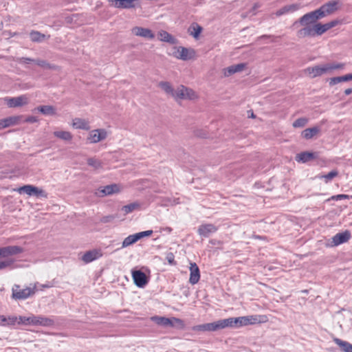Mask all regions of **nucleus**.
<instances>
[{"mask_svg":"<svg viewBox=\"0 0 352 352\" xmlns=\"http://www.w3.org/2000/svg\"><path fill=\"white\" fill-rule=\"evenodd\" d=\"M221 320L222 329L226 327L239 328L250 324L265 323L268 317L265 315H252L237 318H229Z\"/></svg>","mask_w":352,"mask_h":352,"instance_id":"nucleus-1","label":"nucleus"},{"mask_svg":"<svg viewBox=\"0 0 352 352\" xmlns=\"http://www.w3.org/2000/svg\"><path fill=\"white\" fill-rule=\"evenodd\" d=\"M168 55L184 61L194 60L197 58V53L194 49L183 46H173Z\"/></svg>","mask_w":352,"mask_h":352,"instance_id":"nucleus-2","label":"nucleus"},{"mask_svg":"<svg viewBox=\"0 0 352 352\" xmlns=\"http://www.w3.org/2000/svg\"><path fill=\"white\" fill-rule=\"evenodd\" d=\"M38 283L33 284L32 287L21 288L19 285H14L12 289V298L14 300H24L33 296L37 291Z\"/></svg>","mask_w":352,"mask_h":352,"instance_id":"nucleus-3","label":"nucleus"},{"mask_svg":"<svg viewBox=\"0 0 352 352\" xmlns=\"http://www.w3.org/2000/svg\"><path fill=\"white\" fill-rule=\"evenodd\" d=\"M198 98L197 94L190 88L179 85L175 89L173 98L178 100H195Z\"/></svg>","mask_w":352,"mask_h":352,"instance_id":"nucleus-4","label":"nucleus"},{"mask_svg":"<svg viewBox=\"0 0 352 352\" xmlns=\"http://www.w3.org/2000/svg\"><path fill=\"white\" fill-rule=\"evenodd\" d=\"M324 33L322 24L316 23L312 27L302 28L297 32V36L299 38H305L307 36H314L315 35L320 36Z\"/></svg>","mask_w":352,"mask_h":352,"instance_id":"nucleus-5","label":"nucleus"},{"mask_svg":"<svg viewBox=\"0 0 352 352\" xmlns=\"http://www.w3.org/2000/svg\"><path fill=\"white\" fill-rule=\"evenodd\" d=\"M317 10L308 12L301 16L298 21H296L294 25L299 23L303 28L312 27L313 25L316 23L317 21L321 19Z\"/></svg>","mask_w":352,"mask_h":352,"instance_id":"nucleus-6","label":"nucleus"},{"mask_svg":"<svg viewBox=\"0 0 352 352\" xmlns=\"http://www.w3.org/2000/svg\"><path fill=\"white\" fill-rule=\"evenodd\" d=\"M122 190V187L120 184H112L98 188L95 192V195L98 197L110 196L114 194L120 193Z\"/></svg>","mask_w":352,"mask_h":352,"instance_id":"nucleus-7","label":"nucleus"},{"mask_svg":"<svg viewBox=\"0 0 352 352\" xmlns=\"http://www.w3.org/2000/svg\"><path fill=\"white\" fill-rule=\"evenodd\" d=\"M304 72L311 78L330 74L328 63L309 67L304 70Z\"/></svg>","mask_w":352,"mask_h":352,"instance_id":"nucleus-8","label":"nucleus"},{"mask_svg":"<svg viewBox=\"0 0 352 352\" xmlns=\"http://www.w3.org/2000/svg\"><path fill=\"white\" fill-rule=\"evenodd\" d=\"M108 132L104 129H96L90 131L87 136V141L90 144H96L107 139Z\"/></svg>","mask_w":352,"mask_h":352,"instance_id":"nucleus-9","label":"nucleus"},{"mask_svg":"<svg viewBox=\"0 0 352 352\" xmlns=\"http://www.w3.org/2000/svg\"><path fill=\"white\" fill-rule=\"evenodd\" d=\"M338 10V1H332L327 2L317 9L319 14L321 18H324L328 15H330L334 13L336 10Z\"/></svg>","mask_w":352,"mask_h":352,"instance_id":"nucleus-10","label":"nucleus"},{"mask_svg":"<svg viewBox=\"0 0 352 352\" xmlns=\"http://www.w3.org/2000/svg\"><path fill=\"white\" fill-rule=\"evenodd\" d=\"M4 100L10 108L21 107L29 103V98L26 95H21L14 98H6Z\"/></svg>","mask_w":352,"mask_h":352,"instance_id":"nucleus-11","label":"nucleus"},{"mask_svg":"<svg viewBox=\"0 0 352 352\" xmlns=\"http://www.w3.org/2000/svg\"><path fill=\"white\" fill-rule=\"evenodd\" d=\"M220 329H222L221 320L214 322L195 325L192 327V330L194 331H215Z\"/></svg>","mask_w":352,"mask_h":352,"instance_id":"nucleus-12","label":"nucleus"},{"mask_svg":"<svg viewBox=\"0 0 352 352\" xmlns=\"http://www.w3.org/2000/svg\"><path fill=\"white\" fill-rule=\"evenodd\" d=\"M17 191L19 193L24 192L30 196L34 195L37 197H43L46 198L47 196V193L43 190L32 185H25L19 188Z\"/></svg>","mask_w":352,"mask_h":352,"instance_id":"nucleus-13","label":"nucleus"},{"mask_svg":"<svg viewBox=\"0 0 352 352\" xmlns=\"http://www.w3.org/2000/svg\"><path fill=\"white\" fill-rule=\"evenodd\" d=\"M152 230H146L141 232L136 233L135 234L129 235L126 237L122 244V248H126L133 243H136L139 239L144 236H149L152 234Z\"/></svg>","mask_w":352,"mask_h":352,"instance_id":"nucleus-14","label":"nucleus"},{"mask_svg":"<svg viewBox=\"0 0 352 352\" xmlns=\"http://www.w3.org/2000/svg\"><path fill=\"white\" fill-rule=\"evenodd\" d=\"M350 238L351 232L349 230L338 233L331 238V241L328 245L330 247L338 246L340 244L347 242Z\"/></svg>","mask_w":352,"mask_h":352,"instance_id":"nucleus-15","label":"nucleus"},{"mask_svg":"<svg viewBox=\"0 0 352 352\" xmlns=\"http://www.w3.org/2000/svg\"><path fill=\"white\" fill-rule=\"evenodd\" d=\"M131 33L135 36H140L144 38L152 40L155 38V34L153 31L148 28H142L140 26H135L131 30Z\"/></svg>","mask_w":352,"mask_h":352,"instance_id":"nucleus-16","label":"nucleus"},{"mask_svg":"<svg viewBox=\"0 0 352 352\" xmlns=\"http://www.w3.org/2000/svg\"><path fill=\"white\" fill-rule=\"evenodd\" d=\"M218 228L212 223H204L199 226L197 233L199 236L205 238L209 237L212 234L215 233Z\"/></svg>","mask_w":352,"mask_h":352,"instance_id":"nucleus-17","label":"nucleus"},{"mask_svg":"<svg viewBox=\"0 0 352 352\" xmlns=\"http://www.w3.org/2000/svg\"><path fill=\"white\" fill-rule=\"evenodd\" d=\"M24 252V249L17 245H10L0 248V256L6 258L10 256L16 255Z\"/></svg>","mask_w":352,"mask_h":352,"instance_id":"nucleus-18","label":"nucleus"},{"mask_svg":"<svg viewBox=\"0 0 352 352\" xmlns=\"http://www.w3.org/2000/svg\"><path fill=\"white\" fill-rule=\"evenodd\" d=\"M116 8L129 9L136 6L139 0H108Z\"/></svg>","mask_w":352,"mask_h":352,"instance_id":"nucleus-19","label":"nucleus"},{"mask_svg":"<svg viewBox=\"0 0 352 352\" xmlns=\"http://www.w3.org/2000/svg\"><path fill=\"white\" fill-rule=\"evenodd\" d=\"M247 67L246 63L233 65L222 69L224 77H229L234 74L243 72Z\"/></svg>","mask_w":352,"mask_h":352,"instance_id":"nucleus-20","label":"nucleus"},{"mask_svg":"<svg viewBox=\"0 0 352 352\" xmlns=\"http://www.w3.org/2000/svg\"><path fill=\"white\" fill-rule=\"evenodd\" d=\"M132 277L134 283L139 287H144L148 283V278L146 274L140 270H133Z\"/></svg>","mask_w":352,"mask_h":352,"instance_id":"nucleus-21","label":"nucleus"},{"mask_svg":"<svg viewBox=\"0 0 352 352\" xmlns=\"http://www.w3.org/2000/svg\"><path fill=\"white\" fill-rule=\"evenodd\" d=\"M22 118V116H15L0 120V130L20 124Z\"/></svg>","mask_w":352,"mask_h":352,"instance_id":"nucleus-22","label":"nucleus"},{"mask_svg":"<svg viewBox=\"0 0 352 352\" xmlns=\"http://www.w3.org/2000/svg\"><path fill=\"white\" fill-rule=\"evenodd\" d=\"M102 256L100 250L94 249L86 252L82 256V261L85 263H89Z\"/></svg>","mask_w":352,"mask_h":352,"instance_id":"nucleus-23","label":"nucleus"},{"mask_svg":"<svg viewBox=\"0 0 352 352\" xmlns=\"http://www.w3.org/2000/svg\"><path fill=\"white\" fill-rule=\"evenodd\" d=\"M71 125L75 129L89 131L91 128L89 122L87 120L80 118L73 119Z\"/></svg>","mask_w":352,"mask_h":352,"instance_id":"nucleus-24","label":"nucleus"},{"mask_svg":"<svg viewBox=\"0 0 352 352\" xmlns=\"http://www.w3.org/2000/svg\"><path fill=\"white\" fill-rule=\"evenodd\" d=\"M190 274L189 282L191 284L195 285L198 283L200 278L199 270L195 263H190Z\"/></svg>","mask_w":352,"mask_h":352,"instance_id":"nucleus-25","label":"nucleus"},{"mask_svg":"<svg viewBox=\"0 0 352 352\" xmlns=\"http://www.w3.org/2000/svg\"><path fill=\"white\" fill-rule=\"evenodd\" d=\"M300 8V5L298 4V3L287 5V6H283V8H281L280 9L277 10L274 14L276 16H280L281 15H283V14H285L287 13L294 12Z\"/></svg>","mask_w":352,"mask_h":352,"instance_id":"nucleus-26","label":"nucleus"},{"mask_svg":"<svg viewBox=\"0 0 352 352\" xmlns=\"http://www.w3.org/2000/svg\"><path fill=\"white\" fill-rule=\"evenodd\" d=\"M203 31V28L197 23H192L188 29V33L192 36L195 40H198L200 34Z\"/></svg>","mask_w":352,"mask_h":352,"instance_id":"nucleus-27","label":"nucleus"},{"mask_svg":"<svg viewBox=\"0 0 352 352\" xmlns=\"http://www.w3.org/2000/svg\"><path fill=\"white\" fill-rule=\"evenodd\" d=\"M53 135L56 138L63 140L66 142H70L73 140V135L68 131L56 130L53 132Z\"/></svg>","mask_w":352,"mask_h":352,"instance_id":"nucleus-28","label":"nucleus"},{"mask_svg":"<svg viewBox=\"0 0 352 352\" xmlns=\"http://www.w3.org/2000/svg\"><path fill=\"white\" fill-rule=\"evenodd\" d=\"M157 35L158 39L161 41L170 44H177L178 43L177 39L166 31L161 30L158 32Z\"/></svg>","mask_w":352,"mask_h":352,"instance_id":"nucleus-29","label":"nucleus"},{"mask_svg":"<svg viewBox=\"0 0 352 352\" xmlns=\"http://www.w3.org/2000/svg\"><path fill=\"white\" fill-rule=\"evenodd\" d=\"M35 63L38 66L45 69H50V70L58 71V72L60 70V66L54 65V64H51L45 60L36 59V60H35Z\"/></svg>","mask_w":352,"mask_h":352,"instance_id":"nucleus-30","label":"nucleus"},{"mask_svg":"<svg viewBox=\"0 0 352 352\" xmlns=\"http://www.w3.org/2000/svg\"><path fill=\"white\" fill-rule=\"evenodd\" d=\"M314 158H316L315 153L311 152H302L296 156V160L302 163L307 162Z\"/></svg>","mask_w":352,"mask_h":352,"instance_id":"nucleus-31","label":"nucleus"},{"mask_svg":"<svg viewBox=\"0 0 352 352\" xmlns=\"http://www.w3.org/2000/svg\"><path fill=\"white\" fill-rule=\"evenodd\" d=\"M328 80H329V85L333 86V85H335L338 83L342 82L352 80V74H346L342 76L331 78Z\"/></svg>","mask_w":352,"mask_h":352,"instance_id":"nucleus-32","label":"nucleus"},{"mask_svg":"<svg viewBox=\"0 0 352 352\" xmlns=\"http://www.w3.org/2000/svg\"><path fill=\"white\" fill-rule=\"evenodd\" d=\"M18 317L15 316H10L8 317L0 316V325L2 326L14 325L16 323L18 324Z\"/></svg>","mask_w":352,"mask_h":352,"instance_id":"nucleus-33","label":"nucleus"},{"mask_svg":"<svg viewBox=\"0 0 352 352\" xmlns=\"http://www.w3.org/2000/svg\"><path fill=\"white\" fill-rule=\"evenodd\" d=\"M333 342L339 346L343 352H352V344L351 343L337 338H333Z\"/></svg>","mask_w":352,"mask_h":352,"instance_id":"nucleus-34","label":"nucleus"},{"mask_svg":"<svg viewBox=\"0 0 352 352\" xmlns=\"http://www.w3.org/2000/svg\"><path fill=\"white\" fill-rule=\"evenodd\" d=\"M158 87L164 91L166 94L173 98L175 89H173L171 84L166 81H161L158 84Z\"/></svg>","mask_w":352,"mask_h":352,"instance_id":"nucleus-35","label":"nucleus"},{"mask_svg":"<svg viewBox=\"0 0 352 352\" xmlns=\"http://www.w3.org/2000/svg\"><path fill=\"white\" fill-rule=\"evenodd\" d=\"M53 324V321L41 316H34V325L48 327Z\"/></svg>","mask_w":352,"mask_h":352,"instance_id":"nucleus-36","label":"nucleus"},{"mask_svg":"<svg viewBox=\"0 0 352 352\" xmlns=\"http://www.w3.org/2000/svg\"><path fill=\"white\" fill-rule=\"evenodd\" d=\"M41 113L46 116H55L56 114V109L52 105H43L37 108Z\"/></svg>","mask_w":352,"mask_h":352,"instance_id":"nucleus-37","label":"nucleus"},{"mask_svg":"<svg viewBox=\"0 0 352 352\" xmlns=\"http://www.w3.org/2000/svg\"><path fill=\"white\" fill-rule=\"evenodd\" d=\"M320 132V129L318 126H314L312 128H308L305 129L302 132V136L306 140H309L312 138L314 136L317 135Z\"/></svg>","mask_w":352,"mask_h":352,"instance_id":"nucleus-38","label":"nucleus"},{"mask_svg":"<svg viewBox=\"0 0 352 352\" xmlns=\"http://www.w3.org/2000/svg\"><path fill=\"white\" fill-rule=\"evenodd\" d=\"M87 163L95 170H100L103 168V164L102 161L95 157L87 158Z\"/></svg>","mask_w":352,"mask_h":352,"instance_id":"nucleus-39","label":"nucleus"},{"mask_svg":"<svg viewBox=\"0 0 352 352\" xmlns=\"http://www.w3.org/2000/svg\"><path fill=\"white\" fill-rule=\"evenodd\" d=\"M30 37L32 41L40 43L43 41L45 39L48 38L50 36H46L38 31H32L30 33Z\"/></svg>","mask_w":352,"mask_h":352,"instance_id":"nucleus-40","label":"nucleus"},{"mask_svg":"<svg viewBox=\"0 0 352 352\" xmlns=\"http://www.w3.org/2000/svg\"><path fill=\"white\" fill-rule=\"evenodd\" d=\"M151 319L152 321L160 326L165 327H170V318L160 316H153Z\"/></svg>","mask_w":352,"mask_h":352,"instance_id":"nucleus-41","label":"nucleus"},{"mask_svg":"<svg viewBox=\"0 0 352 352\" xmlns=\"http://www.w3.org/2000/svg\"><path fill=\"white\" fill-rule=\"evenodd\" d=\"M18 324H32L34 325V315L29 317L19 316L18 317Z\"/></svg>","mask_w":352,"mask_h":352,"instance_id":"nucleus-42","label":"nucleus"},{"mask_svg":"<svg viewBox=\"0 0 352 352\" xmlns=\"http://www.w3.org/2000/svg\"><path fill=\"white\" fill-rule=\"evenodd\" d=\"M140 206V204H138L137 202L131 203L130 204L124 206L122 208V210L124 212V214H127L137 209H139Z\"/></svg>","mask_w":352,"mask_h":352,"instance_id":"nucleus-43","label":"nucleus"},{"mask_svg":"<svg viewBox=\"0 0 352 352\" xmlns=\"http://www.w3.org/2000/svg\"><path fill=\"white\" fill-rule=\"evenodd\" d=\"M170 327H177L179 329H184L185 327V324L182 320L173 317L170 318Z\"/></svg>","mask_w":352,"mask_h":352,"instance_id":"nucleus-44","label":"nucleus"},{"mask_svg":"<svg viewBox=\"0 0 352 352\" xmlns=\"http://www.w3.org/2000/svg\"><path fill=\"white\" fill-rule=\"evenodd\" d=\"M308 122V119L305 118H300L295 120L292 125L294 128H300L305 126Z\"/></svg>","mask_w":352,"mask_h":352,"instance_id":"nucleus-45","label":"nucleus"},{"mask_svg":"<svg viewBox=\"0 0 352 352\" xmlns=\"http://www.w3.org/2000/svg\"><path fill=\"white\" fill-rule=\"evenodd\" d=\"M338 172L336 170H331L327 175H322L319 176V178L324 179L326 182H328L329 181L331 180L336 176H338Z\"/></svg>","mask_w":352,"mask_h":352,"instance_id":"nucleus-46","label":"nucleus"},{"mask_svg":"<svg viewBox=\"0 0 352 352\" xmlns=\"http://www.w3.org/2000/svg\"><path fill=\"white\" fill-rule=\"evenodd\" d=\"M340 23V21L336 19L333 20L329 23L322 24L323 30L324 32H326L327 30H330L331 28H334L335 26L338 25Z\"/></svg>","mask_w":352,"mask_h":352,"instance_id":"nucleus-47","label":"nucleus"},{"mask_svg":"<svg viewBox=\"0 0 352 352\" xmlns=\"http://www.w3.org/2000/svg\"><path fill=\"white\" fill-rule=\"evenodd\" d=\"M13 263L14 260L10 258L0 260V270L10 267Z\"/></svg>","mask_w":352,"mask_h":352,"instance_id":"nucleus-48","label":"nucleus"},{"mask_svg":"<svg viewBox=\"0 0 352 352\" xmlns=\"http://www.w3.org/2000/svg\"><path fill=\"white\" fill-rule=\"evenodd\" d=\"M328 65L330 74H331L333 70L342 69L344 66L343 63H328Z\"/></svg>","mask_w":352,"mask_h":352,"instance_id":"nucleus-49","label":"nucleus"},{"mask_svg":"<svg viewBox=\"0 0 352 352\" xmlns=\"http://www.w3.org/2000/svg\"><path fill=\"white\" fill-rule=\"evenodd\" d=\"M194 134L195 136L199 137V138H205L208 135V133H206V131H205L204 130H202V129L195 130Z\"/></svg>","mask_w":352,"mask_h":352,"instance_id":"nucleus-50","label":"nucleus"},{"mask_svg":"<svg viewBox=\"0 0 352 352\" xmlns=\"http://www.w3.org/2000/svg\"><path fill=\"white\" fill-rule=\"evenodd\" d=\"M16 60L19 63H35V60L30 58H25V57L18 58L16 59Z\"/></svg>","mask_w":352,"mask_h":352,"instance_id":"nucleus-51","label":"nucleus"},{"mask_svg":"<svg viewBox=\"0 0 352 352\" xmlns=\"http://www.w3.org/2000/svg\"><path fill=\"white\" fill-rule=\"evenodd\" d=\"M350 196L348 195H338L332 196L330 199L331 200H340L344 199H349Z\"/></svg>","mask_w":352,"mask_h":352,"instance_id":"nucleus-52","label":"nucleus"},{"mask_svg":"<svg viewBox=\"0 0 352 352\" xmlns=\"http://www.w3.org/2000/svg\"><path fill=\"white\" fill-rule=\"evenodd\" d=\"M114 218H115V217L113 215L104 216L101 219V222L104 223H109V222H111V221H113L114 219Z\"/></svg>","mask_w":352,"mask_h":352,"instance_id":"nucleus-53","label":"nucleus"},{"mask_svg":"<svg viewBox=\"0 0 352 352\" xmlns=\"http://www.w3.org/2000/svg\"><path fill=\"white\" fill-rule=\"evenodd\" d=\"M25 122L30 123L36 122H38V118L35 116H29L25 119Z\"/></svg>","mask_w":352,"mask_h":352,"instance_id":"nucleus-54","label":"nucleus"},{"mask_svg":"<svg viewBox=\"0 0 352 352\" xmlns=\"http://www.w3.org/2000/svg\"><path fill=\"white\" fill-rule=\"evenodd\" d=\"M210 243L213 244V245H219V244H221V242L220 241H217V240H215V239H212L210 241Z\"/></svg>","mask_w":352,"mask_h":352,"instance_id":"nucleus-55","label":"nucleus"},{"mask_svg":"<svg viewBox=\"0 0 352 352\" xmlns=\"http://www.w3.org/2000/svg\"><path fill=\"white\" fill-rule=\"evenodd\" d=\"M351 93H352V89H351V88L346 89H345V91H344V94H345L346 95H349V94H351Z\"/></svg>","mask_w":352,"mask_h":352,"instance_id":"nucleus-56","label":"nucleus"},{"mask_svg":"<svg viewBox=\"0 0 352 352\" xmlns=\"http://www.w3.org/2000/svg\"><path fill=\"white\" fill-rule=\"evenodd\" d=\"M40 287H41V289H44V288H49V287H51V285H47V284H45V285H41Z\"/></svg>","mask_w":352,"mask_h":352,"instance_id":"nucleus-57","label":"nucleus"},{"mask_svg":"<svg viewBox=\"0 0 352 352\" xmlns=\"http://www.w3.org/2000/svg\"><path fill=\"white\" fill-rule=\"evenodd\" d=\"M17 34H18L17 32H9L10 36H16Z\"/></svg>","mask_w":352,"mask_h":352,"instance_id":"nucleus-58","label":"nucleus"}]
</instances>
